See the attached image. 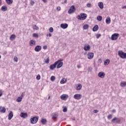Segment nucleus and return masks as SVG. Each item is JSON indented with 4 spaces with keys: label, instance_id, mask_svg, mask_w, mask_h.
Masks as SVG:
<instances>
[{
    "label": "nucleus",
    "instance_id": "nucleus-1",
    "mask_svg": "<svg viewBox=\"0 0 126 126\" xmlns=\"http://www.w3.org/2000/svg\"><path fill=\"white\" fill-rule=\"evenodd\" d=\"M77 18L79 20H85L87 18V14L84 13L81 14V15H78Z\"/></svg>",
    "mask_w": 126,
    "mask_h": 126
},
{
    "label": "nucleus",
    "instance_id": "nucleus-2",
    "mask_svg": "<svg viewBox=\"0 0 126 126\" xmlns=\"http://www.w3.org/2000/svg\"><path fill=\"white\" fill-rule=\"evenodd\" d=\"M118 56L121 59H126V53L123 52V51H118Z\"/></svg>",
    "mask_w": 126,
    "mask_h": 126
},
{
    "label": "nucleus",
    "instance_id": "nucleus-3",
    "mask_svg": "<svg viewBox=\"0 0 126 126\" xmlns=\"http://www.w3.org/2000/svg\"><path fill=\"white\" fill-rule=\"evenodd\" d=\"M75 6H74V5H72L68 10V14H72V13L75 12Z\"/></svg>",
    "mask_w": 126,
    "mask_h": 126
},
{
    "label": "nucleus",
    "instance_id": "nucleus-4",
    "mask_svg": "<svg viewBox=\"0 0 126 126\" xmlns=\"http://www.w3.org/2000/svg\"><path fill=\"white\" fill-rule=\"evenodd\" d=\"M119 34L118 33H115L113 34L111 36V40L112 41H115L116 40L118 39V38H119Z\"/></svg>",
    "mask_w": 126,
    "mask_h": 126
},
{
    "label": "nucleus",
    "instance_id": "nucleus-5",
    "mask_svg": "<svg viewBox=\"0 0 126 126\" xmlns=\"http://www.w3.org/2000/svg\"><path fill=\"white\" fill-rule=\"evenodd\" d=\"M38 120H39V118L37 117H33L30 119L31 123L32 124H36L37 122H38Z\"/></svg>",
    "mask_w": 126,
    "mask_h": 126
},
{
    "label": "nucleus",
    "instance_id": "nucleus-6",
    "mask_svg": "<svg viewBox=\"0 0 126 126\" xmlns=\"http://www.w3.org/2000/svg\"><path fill=\"white\" fill-rule=\"evenodd\" d=\"M63 61V60H59L58 61H57V62H59L58 64H57V68H61V67H62V66H63V63L62 62Z\"/></svg>",
    "mask_w": 126,
    "mask_h": 126
},
{
    "label": "nucleus",
    "instance_id": "nucleus-7",
    "mask_svg": "<svg viewBox=\"0 0 126 126\" xmlns=\"http://www.w3.org/2000/svg\"><path fill=\"white\" fill-rule=\"evenodd\" d=\"M59 61H57L54 64L50 65L49 67L50 69H51V70H54V69H55V68L57 67V65L58 64V63H59Z\"/></svg>",
    "mask_w": 126,
    "mask_h": 126
},
{
    "label": "nucleus",
    "instance_id": "nucleus-8",
    "mask_svg": "<svg viewBox=\"0 0 126 126\" xmlns=\"http://www.w3.org/2000/svg\"><path fill=\"white\" fill-rule=\"evenodd\" d=\"M111 122L112 123H114L115 124H120V123L121 122V120H120V119H119L117 117H114L111 120Z\"/></svg>",
    "mask_w": 126,
    "mask_h": 126
},
{
    "label": "nucleus",
    "instance_id": "nucleus-9",
    "mask_svg": "<svg viewBox=\"0 0 126 126\" xmlns=\"http://www.w3.org/2000/svg\"><path fill=\"white\" fill-rule=\"evenodd\" d=\"M88 59L89 60H92V58L94 57V53L92 52H89L87 54Z\"/></svg>",
    "mask_w": 126,
    "mask_h": 126
},
{
    "label": "nucleus",
    "instance_id": "nucleus-10",
    "mask_svg": "<svg viewBox=\"0 0 126 126\" xmlns=\"http://www.w3.org/2000/svg\"><path fill=\"white\" fill-rule=\"evenodd\" d=\"M81 97H82L81 94H76L74 95V98L76 100H80V99H81Z\"/></svg>",
    "mask_w": 126,
    "mask_h": 126
},
{
    "label": "nucleus",
    "instance_id": "nucleus-11",
    "mask_svg": "<svg viewBox=\"0 0 126 126\" xmlns=\"http://www.w3.org/2000/svg\"><path fill=\"white\" fill-rule=\"evenodd\" d=\"M42 50V47L40 45H37L34 48V51L35 52H40Z\"/></svg>",
    "mask_w": 126,
    "mask_h": 126
},
{
    "label": "nucleus",
    "instance_id": "nucleus-12",
    "mask_svg": "<svg viewBox=\"0 0 126 126\" xmlns=\"http://www.w3.org/2000/svg\"><path fill=\"white\" fill-rule=\"evenodd\" d=\"M98 76L100 78H104L105 77V73L104 72H100L98 74Z\"/></svg>",
    "mask_w": 126,
    "mask_h": 126
},
{
    "label": "nucleus",
    "instance_id": "nucleus-13",
    "mask_svg": "<svg viewBox=\"0 0 126 126\" xmlns=\"http://www.w3.org/2000/svg\"><path fill=\"white\" fill-rule=\"evenodd\" d=\"M68 98V95L67 94H62L61 96V99L62 100H66Z\"/></svg>",
    "mask_w": 126,
    "mask_h": 126
},
{
    "label": "nucleus",
    "instance_id": "nucleus-14",
    "mask_svg": "<svg viewBox=\"0 0 126 126\" xmlns=\"http://www.w3.org/2000/svg\"><path fill=\"white\" fill-rule=\"evenodd\" d=\"M61 28H63V29H66L67 27H68V25L66 23L65 24H62L61 25Z\"/></svg>",
    "mask_w": 126,
    "mask_h": 126
},
{
    "label": "nucleus",
    "instance_id": "nucleus-15",
    "mask_svg": "<svg viewBox=\"0 0 126 126\" xmlns=\"http://www.w3.org/2000/svg\"><path fill=\"white\" fill-rule=\"evenodd\" d=\"M27 113L21 112L20 113V117H21V118H24V119H25V118H27Z\"/></svg>",
    "mask_w": 126,
    "mask_h": 126
},
{
    "label": "nucleus",
    "instance_id": "nucleus-16",
    "mask_svg": "<svg viewBox=\"0 0 126 126\" xmlns=\"http://www.w3.org/2000/svg\"><path fill=\"white\" fill-rule=\"evenodd\" d=\"M13 117V113H12V111H10L8 115V120L10 121L12 119Z\"/></svg>",
    "mask_w": 126,
    "mask_h": 126
},
{
    "label": "nucleus",
    "instance_id": "nucleus-17",
    "mask_svg": "<svg viewBox=\"0 0 126 126\" xmlns=\"http://www.w3.org/2000/svg\"><path fill=\"white\" fill-rule=\"evenodd\" d=\"M99 29V26H98V25H95L94 27V28H93V31L94 32H96V31H98Z\"/></svg>",
    "mask_w": 126,
    "mask_h": 126
},
{
    "label": "nucleus",
    "instance_id": "nucleus-18",
    "mask_svg": "<svg viewBox=\"0 0 126 126\" xmlns=\"http://www.w3.org/2000/svg\"><path fill=\"white\" fill-rule=\"evenodd\" d=\"M98 5L100 9H103V8H104V5L103 4V2H98Z\"/></svg>",
    "mask_w": 126,
    "mask_h": 126
},
{
    "label": "nucleus",
    "instance_id": "nucleus-19",
    "mask_svg": "<svg viewBox=\"0 0 126 126\" xmlns=\"http://www.w3.org/2000/svg\"><path fill=\"white\" fill-rule=\"evenodd\" d=\"M105 22L106 24H110L111 23V18L109 16L107 17Z\"/></svg>",
    "mask_w": 126,
    "mask_h": 126
},
{
    "label": "nucleus",
    "instance_id": "nucleus-20",
    "mask_svg": "<svg viewBox=\"0 0 126 126\" xmlns=\"http://www.w3.org/2000/svg\"><path fill=\"white\" fill-rule=\"evenodd\" d=\"M36 45V41L34 40H32L30 41V46H34Z\"/></svg>",
    "mask_w": 126,
    "mask_h": 126
},
{
    "label": "nucleus",
    "instance_id": "nucleus-21",
    "mask_svg": "<svg viewBox=\"0 0 126 126\" xmlns=\"http://www.w3.org/2000/svg\"><path fill=\"white\" fill-rule=\"evenodd\" d=\"M1 10L2 11H6L7 10V7L6 5H3L1 7Z\"/></svg>",
    "mask_w": 126,
    "mask_h": 126
},
{
    "label": "nucleus",
    "instance_id": "nucleus-22",
    "mask_svg": "<svg viewBox=\"0 0 126 126\" xmlns=\"http://www.w3.org/2000/svg\"><path fill=\"white\" fill-rule=\"evenodd\" d=\"M6 111V109H5V107H2L1 108V106L0 108V113H5Z\"/></svg>",
    "mask_w": 126,
    "mask_h": 126
},
{
    "label": "nucleus",
    "instance_id": "nucleus-23",
    "mask_svg": "<svg viewBox=\"0 0 126 126\" xmlns=\"http://www.w3.org/2000/svg\"><path fill=\"white\" fill-rule=\"evenodd\" d=\"M84 50L85 51H89L90 50V45H88V46L85 45L84 47Z\"/></svg>",
    "mask_w": 126,
    "mask_h": 126
},
{
    "label": "nucleus",
    "instance_id": "nucleus-24",
    "mask_svg": "<svg viewBox=\"0 0 126 126\" xmlns=\"http://www.w3.org/2000/svg\"><path fill=\"white\" fill-rule=\"evenodd\" d=\"M41 123L42 125H46L47 124V120L46 119H42Z\"/></svg>",
    "mask_w": 126,
    "mask_h": 126
},
{
    "label": "nucleus",
    "instance_id": "nucleus-25",
    "mask_svg": "<svg viewBox=\"0 0 126 126\" xmlns=\"http://www.w3.org/2000/svg\"><path fill=\"white\" fill-rule=\"evenodd\" d=\"M16 37V36H15V34H12L10 36V40H11V41H13V40L15 39Z\"/></svg>",
    "mask_w": 126,
    "mask_h": 126
},
{
    "label": "nucleus",
    "instance_id": "nucleus-26",
    "mask_svg": "<svg viewBox=\"0 0 126 126\" xmlns=\"http://www.w3.org/2000/svg\"><path fill=\"white\" fill-rule=\"evenodd\" d=\"M110 63V60L107 59L104 61V65H108Z\"/></svg>",
    "mask_w": 126,
    "mask_h": 126
},
{
    "label": "nucleus",
    "instance_id": "nucleus-27",
    "mask_svg": "<svg viewBox=\"0 0 126 126\" xmlns=\"http://www.w3.org/2000/svg\"><path fill=\"white\" fill-rule=\"evenodd\" d=\"M82 88V85L80 84H78V85L76 87V90H80Z\"/></svg>",
    "mask_w": 126,
    "mask_h": 126
},
{
    "label": "nucleus",
    "instance_id": "nucleus-28",
    "mask_svg": "<svg viewBox=\"0 0 126 126\" xmlns=\"http://www.w3.org/2000/svg\"><path fill=\"white\" fill-rule=\"evenodd\" d=\"M5 1L7 4H12V3L13 2V0H5Z\"/></svg>",
    "mask_w": 126,
    "mask_h": 126
},
{
    "label": "nucleus",
    "instance_id": "nucleus-29",
    "mask_svg": "<svg viewBox=\"0 0 126 126\" xmlns=\"http://www.w3.org/2000/svg\"><path fill=\"white\" fill-rule=\"evenodd\" d=\"M83 28L84 30H87L88 29V28H89V25L85 24L83 26Z\"/></svg>",
    "mask_w": 126,
    "mask_h": 126
},
{
    "label": "nucleus",
    "instance_id": "nucleus-30",
    "mask_svg": "<svg viewBox=\"0 0 126 126\" xmlns=\"http://www.w3.org/2000/svg\"><path fill=\"white\" fill-rule=\"evenodd\" d=\"M120 86L121 87H125V86H126V82L125 81L122 82L120 84Z\"/></svg>",
    "mask_w": 126,
    "mask_h": 126
},
{
    "label": "nucleus",
    "instance_id": "nucleus-31",
    "mask_svg": "<svg viewBox=\"0 0 126 126\" xmlns=\"http://www.w3.org/2000/svg\"><path fill=\"white\" fill-rule=\"evenodd\" d=\"M52 119H56L57 118H58V115L55 113L52 114Z\"/></svg>",
    "mask_w": 126,
    "mask_h": 126
},
{
    "label": "nucleus",
    "instance_id": "nucleus-32",
    "mask_svg": "<svg viewBox=\"0 0 126 126\" xmlns=\"http://www.w3.org/2000/svg\"><path fill=\"white\" fill-rule=\"evenodd\" d=\"M96 19H97V20H98V21H102V18L101 16H98L96 17Z\"/></svg>",
    "mask_w": 126,
    "mask_h": 126
},
{
    "label": "nucleus",
    "instance_id": "nucleus-33",
    "mask_svg": "<svg viewBox=\"0 0 126 126\" xmlns=\"http://www.w3.org/2000/svg\"><path fill=\"white\" fill-rule=\"evenodd\" d=\"M65 82H66V80H65V81H64V79H62L60 82L61 84H64V83H65Z\"/></svg>",
    "mask_w": 126,
    "mask_h": 126
},
{
    "label": "nucleus",
    "instance_id": "nucleus-34",
    "mask_svg": "<svg viewBox=\"0 0 126 126\" xmlns=\"http://www.w3.org/2000/svg\"><path fill=\"white\" fill-rule=\"evenodd\" d=\"M32 29H33V30H39V28L35 25L32 27Z\"/></svg>",
    "mask_w": 126,
    "mask_h": 126
},
{
    "label": "nucleus",
    "instance_id": "nucleus-35",
    "mask_svg": "<svg viewBox=\"0 0 126 126\" xmlns=\"http://www.w3.org/2000/svg\"><path fill=\"white\" fill-rule=\"evenodd\" d=\"M22 101V97H18V98L17 99V101L18 102H20Z\"/></svg>",
    "mask_w": 126,
    "mask_h": 126
},
{
    "label": "nucleus",
    "instance_id": "nucleus-36",
    "mask_svg": "<svg viewBox=\"0 0 126 126\" xmlns=\"http://www.w3.org/2000/svg\"><path fill=\"white\" fill-rule=\"evenodd\" d=\"M63 113H66V112H67V108H66V106L63 107Z\"/></svg>",
    "mask_w": 126,
    "mask_h": 126
},
{
    "label": "nucleus",
    "instance_id": "nucleus-37",
    "mask_svg": "<svg viewBox=\"0 0 126 126\" xmlns=\"http://www.w3.org/2000/svg\"><path fill=\"white\" fill-rule=\"evenodd\" d=\"M32 36L33 37H34V38H38L39 37V35L36 33H33Z\"/></svg>",
    "mask_w": 126,
    "mask_h": 126
},
{
    "label": "nucleus",
    "instance_id": "nucleus-38",
    "mask_svg": "<svg viewBox=\"0 0 126 126\" xmlns=\"http://www.w3.org/2000/svg\"><path fill=\"white\" fill-rule=\"evenodd\" d=\"M50 79L51 81H55L56 79V77H55V76H52L51 77Z\"/></svg>",
    "mask_w": 126,
    "mask_h": 126
},
{
    "label": "nucleus",
    "instance_id": "nucleus-39",
    "mask_svg": "<svg viewBox=\"0 0 126 126\" xmlns=\"http://www.w3.org/2000/svg\"><path fill=\"white\" fill-rule=\"evenodd\" d=\"M45 63H50V58L48 57L45 61Z\"/></svg>",
    "mask_w": 126,
    "mask_h": 126
},
{
    "label": "nucleus",
    "instance_id": "nucleus-40",
    "mask_svg": "<svg viewBox=\"0 0 126 126\" xmlns=\"http://www.w3.org/2000/svg\"><path fill=\"white\" fill-rule=\"evenodd\" d=\"M112 118H113V116L112 115V114H109L107 116L108 120H111V119H112Z\"/></svg>",
    "mask_w": 126,
    "mask_h": 126
},
{
    "label": "nucleus",
    "instance_id": "nucleus-41",
    "mask_svg": "<svg viewBox=\"0 0 126 126\" xmlns=\"http://www.w3.org/2000/svg\"><path fill=\"white\" fill-rule=\"evenodd\" d=\"M49 30V32H50L51 33H53V32H54V29L53 28V27H50Z\"/></svg>",
    "mask_w": 126,
    "mask_h": 126
},
{
    "label": "nucleus",
    "instance_id": "nucleus-42",
    "mask_svg": "<svg viewBox=\"0 0 126 126\" xmlns=\"http://www.w3.org/2000/svg\"><path fill=\"white\" fill-rule=\"evenodd\" d=\"M87 7H92V4L90 3H88L87 4Z\"/></svg>",
    "mask_w": 126,
    "mask_h": 126
},
{
    "label": "nucleus",
    "instance_id": "nucleus-43",
    "mask_svg": "<svg viewBox=\"0 0 126 126\" xmlns=\"http://www.w3.org/2000/svg\"><path fill=\"white\" fill-rule=\"evenodd\" d=\"M14 62H16V63H17L18 62V58L16 57H15L14 58Z\"/></svg>",
    "mask_w": 126,
    "mask_h": 126
},
{
    "label": "nucleus",
    "instance_id": "nucleus-44",
    "mask_svg": "<svg viewBox=\"0 0 126 126\" xmlns=\"http://www.w3.org/2000/svg\"><path fill=\"white\" fill-rule=\"evenodd\" d=\"M36 79L37 80H40V79H41V76H40V75H38L36 76Z\"/></svg>",
    "mask_w": 126,
    "mask_h": 126
},
{
    "label": "nucleus",
    "instance_id": "nucleus-45",
    "mask_svg": "<svg viewBox=\"0 0 126 126\" xmlns=\"http://www.w3.org/2000/svg\"><path fill=\"white\" fill-rule=\"evenodd\" d=\"M96 37L97 39H99V38H100V37H101V34H97L96 35Z\"/></svg>",
    "mask_w": 126,
    "mask_h": 126
},
{
    "label": "nucleus",
    "instance_id": "nucleus-46",
    "mask_svg": "<svg viewBox=\"0 0 126 126\" xmlns=\"http://www.w3.org/2000/svg\"><path fill=\"white\" fill-rule=\"evenodd\" d=\"M43 50H47V49H48V47L47 46V45L43 46Z\"/></svg>",
    "mask_w": 126,
    "mask_h": 126
},
{
    "label": "nucleus",
    "instance_id": "nucleus-47",
    "mask_svg": "<svg viewBox=\"0 0 126 126\" xmlns=\"http://www.w3.org/2000/svg\"><path fill=\"white\" fill-rule=\"evenodd\" d=\"M92 69H93L92 67H89L88 68V71L91 72L92 71Z\"/></svg>",
    "mask_w": 126,
    "mask_h": 126
},
{
    "label": "nucleus",
    "instance_id": "nucleus-48",
    "mask_svg": "<svg viewBox=\"0 0 126 126\" xmlns=\"http://www.w3.org/2000/svg\"><path fill=\"white\" fill-rule=\"evenodd\" d=\"M35 3V2L34 1H32L31 2V4L32 5H34V4Z\"/></svg>",
    "mask_w": 126,
    "mask_h": 126
},
{
    "label": "nucleus",
    "instance_id": "nucleus-49",
    "mask_svg": "<svg viewBox=\"0 0 126 126\" xmlns=\"http://www.w3.org/2000/svg\"><path fill=\"white\" fill-rule=\"evenodd\" d=\"M94 114H97V113H98V110H94Z\"/></svg>",
    "mask_w": 126,
    "mask_h": 126
},
{
    "label": "nucleus",
    "instance_id": "nucleus-50",
    "mask_svg": "<svg viewBox=\"0 0 126 126\" xmlns=\"http://www.w3.org/2000/svg\"><path fill=\"white\" fill-rule=\"evenodd\" d=\"M98 63H102V60L99 59Z\"/></svg>",
    "mask_w": 126,
    "mask_h": 126
},
{
    "label": "nucleus",
    "instance_id": "nucleus-51",
    "mask_svg": "<svg viewBox=\"0 0 126 126\" xmlns=\"http://www.w3.org/2000/svg\"><path fill=\"white\" fill-rule=\"evenodd\" d=\"M24 95V93H23L22 94H21V96H20V97H22V98H23Z\"/></svg>",
    "mask_w": 126,
    "mask_h": 126
},
{
    "label": "nucleus",
    "instance_id": "nucleus-52",
    "mask_svg": "<svg viewBox=\"0 0 126 126\" xmlns=\"http://www.w3.org/2000/svg\"><path fill=\"white\" fill-rule=\"evenodd\" d=\"M122 8H123V9H126V5L123 6V7H122Z\"/></svg>",
    "mask_w": 126,
    "mask_h": 126
},
{
    "label": "nucleus",
    "instance_id": "nucleus-53",
    "mask_svg": "<svg viewBox=\"0 0 126 126\" xmlns=\"http://www.w3.org/2000/svg\"><path fill=\"white\" fill-rule=\"evenodd\" d=\"M2 96V93L1 92H0V97H1Z\"/></svg>",
    "mask_w": 126,
    "mask_h": 126
},
{
    "label": "nucleus",
    "instance_id": "nucleus-54",
    "mask_svg": "<svg viewBox=\"0 0 126 126\" xmlns=\"http://www.w3.org/2000/svg\"><path fill=\"white\" fill-rule=\"evenodd\" d=\"M77 67H78V68H80L81 67V66H80V65H78Z\"/></svg>",
    "mask_w": 126,
    "mask_h": 126
},
{
    "label": "nucleus",
    "instance_id": "nucleus-55",
    "mask_svg": "<svg viewBox=\"0 0 126 126\" xmlns=\"http://www.w3.org/2000/svg\"><path fill=\"white\" fill-rule=\"evenodd\" d=\"M1 3H2V1H1V0H0V5H1Z\"/></svg>",
    "mask_w": 126,
    "mask_h": 126
},
{
    "label": "nucleus",
    "instance_id": "nucleus-56",
    "mask_svg": "<svg viewBox=\"0 0 126 126\" xmlns=\"http://www.w3.org/2000/svg\"><path fill=\"white\" fill-rule=\"evenodd\" d=\"M112 112L116 113V110L115 109L112 110Z\"/></svg>",
    "mask_w": 126,
    "mask_h": 126
},
{
    "label": "nucleus",
    "instance_id": "nucleus-57",
    "mask_svg": "<svg viewBox=\"0 0 126 126\" xmlns=\"http://www.w3.org/2000/svg\"><path fill=\"white\" fill-rule=\"evenodd\" d=\"M57 10H58L59 11L61 10V7H57Z\"/></svg>",
    "mask_w": 126,
    "mask_h": 126
},
{
    "label": "nucleus",
    "instance_id": "nucleus-58",
    "mask_svg": "<svg viewBox=\"0 0 126 126\" xmlns=\"http://www.w3.org/2000/svg\"><path fill=\"white\" fill-rule=\"evenodd\" d=\"M49 37H52V33H49Z\"/></svg>",
    "mask_w": 126,
    "mask_h": 126
},
{
    "label": "nucleus",
    "instance_id": "nucleus-59",
    "mask_svg": "<svg viewBox=\"0 0 126 126\" xmlns=\"http://www.w3.org/2000/svg\"><path fill=\"white\" fill-rule=\"evenodd\" d=\"M44 2H47V0H42Z\"/></svg>",
    "mask_w": 126,
    "mask_h": 126
},
{
    "label": "nucleus",
    "instance_id": "nucleus-60",
    "mask_svg": "<svg viewBox=\"0 0 126 126\" xmlns=\"http://www.w3.org/2000/svg\"><path fill=\"white\" fill-rule=\"evenodd\" d=\"M66 1H67V0H64V3H66Z\"/></svg>",
    "mask_w": 126,
    "mask_h": 126
},
{
    "label": "nucleus",
    "instance_id": "nucleus-61",
    "mask_svg": "<svg viewBox=\"0 0 126 126\" xmlns=\"http://www.w3.org/2000/svg\"><path fill=\"white\" fill-rule=\"evenodd\" d=\"M72 120H73V121H75V118H73Z\"/></svg>",
    "mask_w": 126,
    "mask_h": 126
},
{
    "label": "nucleus",
    "instance_id": "nucleus-62",
    "mask_svg": "<svg viewBox=\"0 0 126 126\" xmlns=\"http://www.w3.org/2000/svg\"><path fill=\"white\" fill-rule=\"evenodd\" d=\"M50 96H49L48 97V100L50 99Z\"/></svg>",
    "mask_w": 126,
    "mask_h": 126
},
{
    "label": "nucleus",
    "instance_id": "nucleus-63",
    "mask_svg": "<svg viewBox=\"0 0 126 126\" xmlns=\"http://www.w3.org/2000/svg\"><path fill=\"white\" fill-rule=\"evenodd\" d=\"M48 36H49V34H47V37H48Z\"/></svg>",
    "mask_w": 126,
    "mask_h": 126
},
{
    "label": "nucleus",
    "instance_id": "nucleus-64",
    "mask_svg": "<svg viewBox=\"0 0 126 126\" xmlns=\"http://www.w3.org/2000/svg\"><path fill=\"white\" fill-rule=\"evenodd\" d=\"M0 58H1V56L0 55Z\"/></svg>",
    "mask_w": 126,
    "mask_h": 126
}]
</instances>
